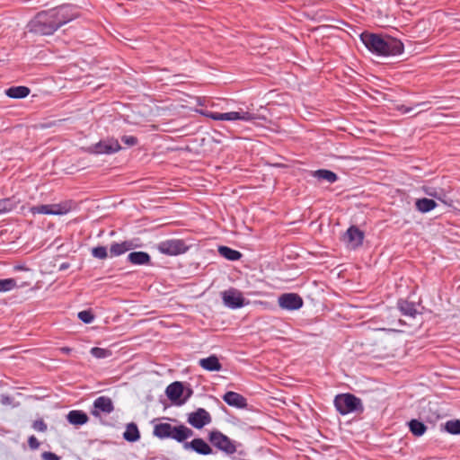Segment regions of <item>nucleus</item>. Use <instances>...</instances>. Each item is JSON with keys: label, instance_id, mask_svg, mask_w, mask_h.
<instances>
[{"label": "nucleus", "instance_id": "1", "mask_svg": "<svg viewBox=\"0 0 460 460\" xmlns=\"http://www.w3.org/2000/svg\"><path fill=\"white\" fill-rule=\"evenodd\" d=\"M79 17L78 7L63 4L42 11L30 22V31L40 35H51L61 26Z\"/></svg>", "mask_w": 460, "mask_h": 460}, {"label": "nucleus", "instance_id": "2", "mask_svg": "<svg viewBox=\"0 0 460 460\" xmlns=\"http://www.w3.org/2000/svg\"><path fill=\"white\" fill-rule=\"evenodd\" d=\"M360 40L371 53L380 57L401 55L404 50L403 43L390 36L365 31L360 34Z\"/></svg>", "mask_w": 460, "mask_h": 460}, {"label": "nucleus", "instance_id": "3", "mask_svg": "<svg viewBox=\"0 0 460 460\" xmlns=\"http://www.w3.org/2000/svg\"><path fill=\"white\" fill-rule=\"evenodd\" d=\"M334 407L341 415H347L353 412H363L364 406L360 398L352 394H340L335 396Z\"/></svg>", "mask_w": 460, "mask_h": 460}, {"label": "nucleus", "instance_id": "4", "mask_svg": "<svg viewBox=\"0 0 460 460\" xmlns=\"http://www.w3.org/2000/svg\"><path fill=\"white\" fill-rule=\"evenodd\" d=\"M208 438L215 447L226 455H233L236 452L235 442L218 430L211 431Z\"/></svg>", "mask_w": 460, "mask_h": 460}, {"label": "nucleus", "instance_id": "5", "mask_svg": "<svg viewBox=\"0 0 460 460\" xmlns=\"http://www.w3.org/2000/svg\"><path fill=\"white\" fill-rule=\"evenodd\" d=\"M205 116L214 119V120H243V121H252L257 119V115L252 112L245 111L243 110L237 111H230V112H213L208 111L205 113Z\"/></svg>", "mask_w": 460, "mask_h": 460}, {"label": "nucleus", "instance_id": "6", "mask_svg": "<svg viewBox=\"0 0 460 460\" xmlns=\"http://www.w3.org/2000/svg\"><path fill=\"white\" fill-rule=\"evenodd\" d=\"M121 149L119 141L115 138L101 140L86 147V152L93 155H111Z\"/></svg>", "mask_w": 460, "mask_h": 460}, {"label": "nucleus", "instance_id": "7", "mask_svg": "<svg viewBox=\"0 0 460 460\" xmlns=\"http://www.w3.org/2000/svg\"><path fill=\"white\" fill-rule=\"evenodd\" d=\"M157 249L163 254L176 256L185 253L189 246L181 239H169L159 243Z\"/></svg>", "mask_w": 460, "mask_h": 460}, {"label": "nucleus", "instance_id": "8", "mask_svg": "<svg viewBox=\"0 0 460 460\" xmlns=\"http://www.w3.org/2000/svg\"><path fill=\"white\" fill-rule=\"evenodd\" d=\"M224 305L231 309H237L244 306L247 303L240 290L230 288L221 293Z\"/></svg>", "mask_w": 460, "mask_h": 460}, {"label": "nucleus", "instance_id": "9", "mask_svg": "<svg viewBox=\"0 0 460 460\" xmlns=\"http://www.w3.org/2000/svg\"><path fill=\"white\" fill-rule=\"evenodd\" d=\"M302 297L296 293H286L279 297V305L282 309L293 311L297 310L303 306Z\"/></svg>", "mask_w": 460, "mask_h": 460}, {"label": "nucleus", "instance_id": "10", "mask_svg": "<svg viewBox=\"0 0 460 460\" xmlns=\"http://www.w3.org/2000/svg\"><path fill=\"white\" fill-rule=\"evenodd\" d=\"M211 420L210 414L203 408H199L197 411L188 415V422L192 427L199 429L209 424Z\"/></svg>", "mask_w": 460, "mask_h": 460}, {"label": "nucleus", "instance_id": "11", "mask_svg": "<svg viewBox=\"0 0 460 460\" xmlns=\"http://www.w3.org/2000/svg\"><path fill=\"white\" fill-rule=\"evenodd\" d=\"M114 411V404L112 400L108 396H99L93 402V409L91 413L98 417L100 413L110 414Z\"/></svg>", "mask_w": 460, "mask_h": 460}, {"label": "nucleus", "instance_id": "12", "mask_svg": "<svg viewBox=\"0 0 460 460\" xmlns=\"http://www.w3.org/2000/svg\"><path fill=\"white\" fill-rule=\"evenodd\" d=\"M363 239L364 233L355 226H351L343 235V241L351 249L359 247L363 243Z\"/></svg>", "mask_w": 460, "mask_h": 460}, {"label": "nucleus", "instance_id": "13", "mask_svg": "<svg viewBox=\"0 0 460 460\" xmlns=\"http://www.w3.org/2000/svg\"><path fill=\"white\" fill-rule=\"evenodd\" d=\"M223 400L229 406L237 408V409H246L248 406L247 400L242 394L235 392H226L223 395Z\"/></svg>", "mask_w": 460, "mask_h": 460}, {"label": "nucleus", "instance_id": "14", "mask_svg": "<svg viewBox=\"0 0 460 460\" xmlns=\"http://www.w3.org/2000/svg\"><path fill=\"white\" fill-rule=\"evenodd\" d=\"M184 448L192 449L196 453L203 456L210 455L212 448L202 438H194L190 442L184 443Z\"/></svg>", "mask_w": 460, "mask_h": 460}, {"label": "nucleus", "instance_id": "15", "mask_svg": "<svg viewBox=\"0 0 460 460\" xmlns=\"http://www.w3.org/2000/svg\"><path fill=\"white\" fill-rule=\"evenodd\" d=\"M165 394L170 401L178 404L180 400L182 399L181 397L184 394V386L182 383L175 381L167 386Z\"/></svg>", "mask_w": 460, "mask_h": 460}, {"label": "nucleus", "instance_id": "16", "mask_svg": "<svg viewBox=\"0 0 460 460\" xmlns=\"http://www.w3.org/2000/svg\"><path fill=\"white\" fill-rule=\"evenodd\" d=\"M138 245L133 240L124 241L122 243H113L111 244L110 252L111 256H119L137 248Z\"/></svg>", "mask_w": 460, "mask_h": 460}, {"label": "nucleus", "instance_id": "17", "mask_svg": "<svg viewBox=\"0 0 460 460\" xmlns=\"http://www.w3.org/2000/svg\"><path fill=\"white\" fill-rule=\"evenodd\" d=\"M193 435V431L184 425L172 426L170 438H173L178 442H182Z\"/></svg>", "mask_w": 460, "mask_h": 460}, {"label": "nucleus", "instance_id": "18", "mask_svg": "<svg viewBox=\"0 0 460 460\" xmlns=\"http://www.w3.org/2000/svg\"><path fill=\"white\" fill-rule=\"evenodd\" d=\"M199 366L207 371H220L222 365L216 355L199 359Z\"/></svg>", "mask_w": 460, "mask_h": 460}, {"label": "nucleus", "instance_id": "19", "mask_svg": "<svg viewBox=\"0 0 460 460\" xmlns=\"http://www.w3.org/2000/svg\"><path fill=\"white\" fill-rule=\"evenodd\" d=\"M397 307L402 313V314L405 316L414 318L418 314L416 305L413 302H409L404 299H399L397 302Z\"/></svg>", "mask_w": 460, "mask_h": 460}, {"label": "nucleus", "instance_id": "20", "mask_svg": "<svg viewBox=\"0 0 460 460\" xmlns=\"http://www.w3.org/2000/svg\"><path fill=\"white\" fill-rule=\"evenodd\" d=\"M73 202L71 200L63 201L57 204H49L50 215L62 216L71 211Z\"/></svg>", "mask_w": 460, "mask_h": 460}, {"label": "nucleus", "instance_id": "21", "mask_svg": "<svg viewBox=\"0 0 460 460\" xmlns=\"http://www.w3.org/2000/svg\"><path fill=\"white\" fill-rule=\"evenodd\" d=\"M150 260V255L146 252H132L128 255V261L134 265H146Z\"/></svg>", "mask_w": 460, "mask_h": 460}, {"label": "nucleus", "instance_id": "22", "mask_svg": "<svg viewBox=\"0 0 460 460\" xmlns=\"http://www.w3.org/2000/svg\"><path fill=\"white\" fill-rule=\"evenodd\" d=\"M31 90L27 86H12L5 91V94L13 99H22L27 97Z\"/></svg>", "mask_w": 460, "mask_h": 460}, {"label": "nucleus", "instance_id": "23", "mask_svg": "<svg viewBox=\"0 0 460 460\" xmlns=\"http://www.w3.org/2000/svg\"><path fill=\"white\" fill-rule=\"evenodd\" d=\"M123 438L128 442H136L140 438V433L136 423H128L123 433Z\"/></svg>", "mask_w": 460, "mask_h": 460}, {"label": "nucleus", "instance_id": "24", "mask_svg": "<svg viewBox=\"0 0 460 460\" xmlns=\"http://www.w3.org/2000/svg\"><path fill=\"white\" fill-rule=\"evenodd\" d=\"M218 253L220 256L231 261H238L242 257V253L239 251L224 245L218 247Z\"/></svg>", "mask_w": 460, "mask_h": 460}, {"label": "nucleus", "instance_id": "25", "mask_svg": "<svg viewBox=\"0 0 460 460\" xmlns=\"http://www.w3.org/2000/svg\"><path fill=\"white\" fill-rule=\"evenodd\" d=\"M67 420L74 425H83L88 421V416L82 411H71L67 414Z\"/></svg>", "mask_w": 460, "mask_h": 460}, {"label": "nucleus", "instance_id": "26", "mask_svg": "<svg viewBox=\"0 0 460 460\" xmlns=\"http://www.w3.org/2000/svg\"><path fill=\"white\" fill-rule=\"evenodd\" d=\"M415 207L418 211L428 213L437 207V203L433 199L422 198L416 200Z\"/></svg>", "mask_w": 460, "mask_h": 460}, {"label": "nucleus", "instance_id": "27", "mask_svg": "<svg viewBox=\"0 0 460 460\" xmlns=\"http://www.w3.org/2000/svg\"><path fill=\"white\" fill-rule=\"evenodd\" d=\"M313 175L316 179H318L320 181H325L329 183H333L338 179V176L335 172H333L330 170H326V169H320V170L314 171L313 172Z\"/></svg>", "mask_w": 460, "mask_h": 460}, {"label": "nucleus", "instance_id": "28", "mask_svg": "<svg viewBox=\"0 0 460 460\" xmlns=\"http://www.w3.org/2000/svg\"><path fill=\"white\" fill-rule=\"evenodd\" d=\"M172 426L169 423H160L155 426L154 435L160 438H170Z\"/></svg>", "mask_w": 460, "mask_h": 460}, {"label": "nucleus", "instance_id": "29", "mask_svg": "<svg viewBox=\"0 0 460 460\" xmlns=\"http://www.w3.org/2000/svg\"><path fill=\"white\" fill-rule=\"evenodd\" d=\"M408 425L410 431L417 437L422 436L427 430L425 424L416 419L410 420Z\"/></svg>", "mask_w": 460, "mask_h": 460}, {"label": "nucleus", "instance_id": "30", "mask_svg": "<svg viewBox=\"0 0 460 460\" xmlns=\"http://www.w3.org/2000/svg\"><path fill=\"white\" fill-rule=\"evenodd\" d=\"M17 206V201L14 198H7L0 199V214L7 213L14 209Z\"/></svg>", "mask_w": 460, "mask_h": 460}, {"label": "nucleus", "instance_id": "31", "mask_svg": "<svg viewBox=\"0 0 460 460\" xmlns=\"http://www.w3.org/2000/svg\"><path fill=\"white\" fill-rule=\"evenodd\" d=\"M445 429L453 435L460 434V420H447L445 424Z\"/></svg>", "mask_w": 460, "mask_h": 460}, {"label": "nucleus", "instance_id": "32", "mask_svg": "<svg viewBox=\"0 0 460 460\" xmlns=\"http://www.w3.org/2000/svg\"><path fill=\"white\" fill-rule=\"evenodd\" d=\"M16 286V282L13 279H0V292H7Z\"/></svg>", "mask_w": 460, "mask_h": 460}, {"label": "nucleus", "instance_id": "33", "mask_svg": "<svg viewBox=\"0 0 460 460\" xmlns=\"http://www.w3.org/2000/svg\"><path fill=\"white\" fill-rule=\"evenodd\" d=\"M92 255L100 260H105L108 257L107 249L104 246H97L92 249Z\"/></svg>", "mask_w": 460, "mask_h": 460}, {"label": "nucleus", "instance_id": "34", "mask_svg": "<svg viewBox=\"0 0 460 460\" xmlns=\"http://www.w3.org/2000/svg\"><path fill=\"white\" fill-rule=\"evenodd\" d=\"M91 354L96 358H105L111 355V351L106 349L94 347L91 349Z\"/></svg>", "mask_w": 460, "mask_h": 460}, {"label": "nucleus", "instance_id": "35", "mask_svg": "<svg viewBox=\"0 0 460 460\" xmlns=\"http://www.w3.org/2000/svg\"><path fill=\"white\" fill-rule=\"evenodd\" d=\"M424 191L427 195L445 202L444 198L446 197V194L442 190L438 191L436 189L429 187L425 188Z\"/></svg>", "mask_w": 460, "mask_h": 460}, {"label": "nucleus", "instance_id": "36", "mask_svg": "<svg viewBox=\"0 0 460 460\" xmlns=\"http://www.w3.org/2000/svg\"><path fill=\"white\" fill-rule=\"evenodd\" d=\"M30 211L33 215H36V214L50 215L49 204L33 206L30 208Z\"/></svg>", "mask_w": 460, "mask_h": 460}, {"label": "nucleus", "instance_id": "37", "mask_svg": "<svg viewBox=\"0 0 460 460\" xmlns=\"http://www.w3.org/2000/svg\"><path fill=\"white\" fill-rule=\"evenodd\" d=\"M78 318L84 323H91L94 320V315L90 310H84L78 313Z\"/></svg>", "mask_w": 460, "mask_h": 460}, {"label": "nucleus", "instance_id": "38", "mask_svg": "<svg viewBox=\"0 0 460 460\" xmlns=\"http://www.w3.org/2000/svg\"><path fill=\"white\" fill-rule=\"evenodd\" d=\"M121 141L128 146H134L138 143V140L136 137L128 135L122 136Z\"/></svg>", "mask_w": 460, "mask_h": 460}, {"label": "nucleus", "instance_id": "39", "mask_svg": "<svg viewBox=\"0 0 460 460\" xmlns=\"http://www.w3.org/2000/svg\"><path fill=\"white\" fill-rule=\"evenodd\" d=\"M32 428L40 432H44L47 430L48 427L47 424L44 422L43 420H37L33 422Z\"/></svg>", "mask_w": 460, "mask_h": 460}, {"label": "nucleus", "instance_id": "40", "mask_svg": "<svg viewBox=\"0 0 460 460\" xmlns=\"http://www.w3.org/2000/svg\"><path fill=\"white\" fill-rule=\"evenodd\" d=\"M28 445L31 449L36 450L40 447V442L37 439V438L32 435V436L29 437V438H28Z\"/></svg>", "mask_w": 460, "mask_h": 460}, {"label": "nucleus", "instance_id": "41", "mask_svg": "<svg viewBox=\"0 0 460 460\" xmlns=\"http://www.w3.org/2000/svg\"><path fill=\"white\" fill-rule=\"evenodd\" d=\"M41 457L43 460H60V457L52 452H44Z\"/></svg>", "mask_w": 460, "mask_h": 460}, {"label": "nucleus", "instance_id": "42", "mask_svg": "<svg viewBox=\"0 0 460 460\" xmlns=\"http://www.w3.org/2000/svg\"><path fill=\"white\" fill-rule=\"evenodd\" d=\"M184 393H185V395L181 400H180V402H178V405H181V404L185 403L186 401L192 395L193 391L191 388H188L186 390L184 389Z\"/></svg>", "mask_w": 460, "mask_h": 460}, {"label": "nucleus", "instance_id": "43", "mask_svg": "<svg viewBox=\"0 0 460 460\" xmlns=\"http://www.w3.org/2000/svg\"><path fill=\"white\" fill-rule=\"evenodd\" d=\"M396 111H400L402 114H406L412 111V107H407L406 105L400 104L396 106Z\"/></svg>", "mask_w": 460, "mask_h": 460}, {"label": "nucleus", "instance_id": "44", "mask_svg": "<svg viewBox=\"0 0 460 460\" xmlns=\"http://www.w3.org/2000/svg\"><path fill=\"white\" fill-rule=\"evenodd\" d=\"M59 350L64 354H69L72 351V349L69 347H62L59 348Z\"/></svg>", "mask_w": 460, "mask_h": 460}, {"label": "nucleus", "instance_id": "45", "mask_svg": "<svg viewBox=\"0 0 460 460\" xmlns=\"http://www.w3.org/2000/svg\"><path fill=\"white\" fill-rule=\"evenodd\" d=\"M429 104V102H422L417 103L415 106L416 107H419V106H428Z\"/></svg>", "mask_w": 460, "mask_h": 460}]
</instances>
